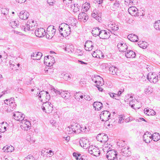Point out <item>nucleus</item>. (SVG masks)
<instances>
[{"mask_svg": "<svg viewBox=\"0 0 160 160\" xmlns=\"http://www.w3.org/2000/svg\"><path fill=\"white\" fill-rule=\"evenodd\" d=\"M82 128L77 123L72 124L66 128V133L68 134H78L83 132Z\"/></svg>", "mask_w": 160, "mask_h": 160, "instance_id": "obj_1", "label": "nucleus"}, {"mask_svg": "<svg viewBox=\"0 0 160 160\" xmlns=\"http://www.w3.org/2000/svg\"><path fill=\"white\" fill-rule=\"evenodd\" d=\"M4 102L5 104L8 105V108L7 109V111L8 112H10L13 111L15 108L16 105L14 101V98H11L10 99H7L4 100Z\"/></svg>", "mask_w": 160, "mask_h": 160, "instance_id": "obj_2", "label": "nucleus"}, {"mask_svg": "<svg viewBox=\"0 0 160 160\" xmlns=\"http://www.w3.org/2000/svg\"><path fill=\"white\" fill-rule=\"evenodd\" d=\"M38 96L39 100L44 102L43 101L47 102L50 98V95L48 92L45 91H42L38 93L37 92L36 94Z\"/></svg>", "mask_w": 160, "mask_h": 160, "instance_id": "obj_3", "label": "nucleus"}, {"mask_svg": "<svg viewBox=\"0 0 160 160\" xmlns=\"http://www.w3.org/2000/svg\"><path fill=\"white\" fill-rule=\"evenodd\" d=\"M52 91L54 92L56 94H60L61 97L65 99L69 98L70 97V93L68 91L61 90H58L55 89L54 87H52L51 89Z\"/></svg>", "mask_w": 160, "mask_h": 160, "instance_id": "obj_4", "label": "nucleus"}, {"mask_svg": "<svg viewBox=\"0 0 160 160\" xmlns=\"http://www.w3.org/2000/svg\"><path fill=\"white\" fill-rule=\"evenodd\" d=\"M54 28L53 26H50L48 28L46 35L47 38L51 39L54 37L56 31Z\"/></svg>", "mask_w": 160, "mask_h": 160, "instance_id": "obj_5", "label": "nucleus"}, {"mask_svg": "<svg viewBox=\"0 0 160 160\" xmlns=\"http://www.w3.org/2000/svg\"><path fill=\"white\" fill-rule=\"evenodd\" d=\"M118 153L114 150H109L108 151L106 157L108 160H114L117 157Z\"/></svg>", "mask_w": 160, "mask_h": 160, "instance_id": "obj_6", "label": "nucleus"}, {"mask_svg": "<svg viewBox=\"0 0 160 160\" xmlns=\"http://www.w3.org/2000/svg\"><path fill=\"white\" fill-rule=\"evenodd\" d=\"M88 151L91 154L96 157L98 156L100 153L99 149L93 145L89 147L88 149Z\"/></svg>", "mask_w": 160, "mask_h": 160, "instance_id": "obj_7", "label": "nucleus"}, {"mask_svg": "<svg viewBox=\"0 0 160 160\" xmlns=\"http://www.w3.org/2000/svg\"><path fill=\"white\" fill-rule=\"evenodd\" d=\"M100 119L102 121H107L110 118V113L109 111L105 110L102 112L100 115Z\"/></svg>", "mask_w": 160, "mask_h": 160, "instance_id": "obj_8", "label": "nucleus"}, {"mask_svg": "<svg viewBox=\"0 0 160 160\" xmlns=\"http://www.w3.org/2000/svg\"><path fill=\"white\" fill-rule=\"evenodd\" d=\"M21 127L22 129L24 130H28L30 128L31 123L29 121L23 119L20 122Z\"/></svg>", "mask_w": 160, "mask_h": 160, "instance_id": "obj_9", "label": "nucleus"}, {"mask_svg": "<svg viewBox=\"0 0 160 160\" xmlns=\"http://www.w3.org/2000/svg\"><path fill=\"white\" fill-rule=\"evenodd\" d=\"M96 139L99 141L101 142H106L108 139L107 135L104 133H99L96 137Z\"/></svg>", "mask_w": 160, "mask_h": 160, "instance_id": "obj_10", "label": "nucleus"}, {"mask_svg": "<svg viewBox=\"0 0 160 160\" xmlns=\"http://www.w3.org/2000/svg\"><path fill=\"white\" fill-rule=\"evenodd\" d=\"M13 116L15 120L22 121L24 119L25 115L19 112H17L13 113Z\"/></svg>", "mask_w": 160, "mask_h": 160, "instance_id": "obj_11", "label": "nucleus"}, {"mask_svg": "<svg viewBox=\"0 0 160 160\" xmlns=\"http://www.w3.org/2000/svg\"><path fill=\"white\" fill-rule=\"evenodd\" d=\"M143 139L146 143H150L152 140V135L148 132H146L143 135Z\"/></svg>", "mask_w": 160, "mask_h": 160, "instance_id": "obj_12", "label": "nucleus"}, {"mask_svg": "<svg viewBox=\"0 0 160 160\" xmlns=\"http://www.w3.org/2000/svg\"><path fill=\"white\" fill-rule=\"evenodd\" d=\"M110 33L105 30H101L99 37L102 39H107L110 37Z\"/></svg>", "mask_w": 160, "mask_h": 160, "instance_id": "obj_13", "label": "nucleus"}, {"mask_svg": "<svg viewBox=\"0 0 160 160\" xmlns=\"http://www.w3.org/2000/svg\"><path fill=\"white\" fill-rule=\"evenodd\" d=\"M36 36L38 37H42L46 34L45 30L43 28H40L35 30V32Z\"/></svg>", "mask_w": 160, "mask_h": 160, "instance_id": "obj_14", "label": "nucleus"}, {"mask_svg": "<svg viewBox=\"0 0 160 160\" xmlns=\"http://www.w3.org/2000/svg\"><path fill=\"white\" fill-rule=\"evenodd\" d=\"M79 143L80 146L84 149H87L90 146L89 142L85 138H82L81 139Z\"/></svg>", "mask_w": 160, "mask_h": 160, "instance_id": "obj_15", "label": "nucleus"}, {"mask_svg": "<svg viewBox=\"0 0 160 160\" xmlns=\"http://www.w3.org/2000/svg\"><path fill=\"white\" fill-rule=\"evenodd\" d=\"M138 9L135 7H131L128 9V12L129 14L134 16H138L139 15L138 12Z\"/></svg>", "mask_w": 160, "mask_h": 160, "instance_id": "obj_16", "label": "nucleus"}, {"mask_svg": "<svg viewBox=\"0 0 160 160\" xmlns=\"http://www.w3.org/2000/svg\"><path fill=\"white\" fill-rule=\"evenodd\" d=\"M84 46L86 51H91L93 47V42L91 41H87L86 42Z\"/></svg>", "mask_w": 160, "mask_h": 160, "instance_id": "obj_17", "label": "nucleus"}, {"mask_svg": "<svg viewBox=\"0 0 160 160\" xmlns=\"http://www.w3.org/2000/svg\"><path fill=\"white\" fill-rule=\"evenodd\" d=\"M118 50L121 52H125L128 49V46L126 43H118L117 45Z\"/></svg>", "mask_w": 160, "mask_h": 160, "instance_id": "obj_18", "label": "nucleus"}, {"mask_svg": "<svg viewBox=\"0 0 160 160\" xmlns=\"http://www.w3.org/2000/svg\"><path fill=\"white\" fill-rule=\"evenodd\" d=\"M44 105L46 108L45 112L49 113L52 111L53 110V105L52 104L47 101L44 102Z\"/></svg>", "mask_w": 160, "mask_h": 160, "instance_id": "obj_19", "label": "nucleus"}, {"mask_svg": "<svg viewBox=\"0 0 160 160\" xmlns=\"http://www.w3.org/2000/svg\"><path fill=\"white\" fill-rule=\"evenodd\" d=\"M129 147H123L121 150V153L122 155L123 156L128 157L130 156L131 152L129 150Z\"/></svg>", "mask_w": 160, "mask_h": 160, "instance_id": "obj_20", "label": "nucleus"}, {"mask_svg": "<svg viewBox=\"0 0 160 160\" xmlns=\"http://www.w3.org/2000/svg\"><path fill=\"white\" fill-rule=\"evenodd\" d=\"M29 15V14L27 11H22L19 13V16L20 19L25 20L28 18Z\"/></svg>", "mask_w": 160, "mask_h": 160, "instance_id": "obj_21", "label": "nucleus"}, {"mask_svg": "<svg viewBox=\"0 0 160 160\" xmlns=\"http://www.w3.org/2000/svg\"><path fill=\"white\" fill-rule=\"evenodd\" d=\"M30 24L31 23L29 21H28L26 24L23 23L20 26L21 29L25 31L30 30L31 25H30Z\"/></svg>", "mask_w": 160, "mask_h": 160, "instance_id": "obj_22", "label": "nucleus"}, {"mask_svg": "<svg viewBox=\"0 0 160 160\" xmlns=\"http://www.w3.org/2000/svg\"><path fill=\"white\" fill-rule=\"evenodd\" d=\"M42 55V53L40 52H35L31 55V57L34 60H39Z\"/></svg>", "mask_w": 160, "mask_h": 160, "instance_id": "obj_23", "label": "nucleus"}, {"mask_svg": "<svg viewBox=\"0 0 160 160\" xmlns=\"http://www.w3.org/2000/svg\"><path fill=\"white\" fill-rule=\"evenodd\" d=\"M93 106L96 110H99L102 107V104L100 102H95L93 103Z\"/></svg>", "mask_w": 160, "mask_h": 160, "instance_id": "obj_24", "label": "nucleus"}, {"mask_svg": "<svg viewBox=\"0 0 160 160\" xmlns=\"http://www.w3.org/2000/svg\"><path fill=\"white\" fill-rule=\"evenodd\" d=\"M109 71L110 73L112 75H118V68L113 66L110 67L109 68Z\"/></svg>", "mask_w": 160, "mask_h": 160, "instance_id": "obj_25", "label": "nucleus"}, {"mask_svg": "<svg viewBox=\"0 0 160 160\" xmlns=\"http://www.w3.org/2000/svg\"><path fill=\"white\" fill-rule=\"evenodd\" d=\"M126 57L128 58H134L135 57L136 54L135 52L132 50H127V52L125 53Z\"/></svg>", "mask_w": 160, "mask_h": 160, "instance_id": "obj_26", "label": "nucleus"}, {"mask_svg": "<svg viewBox=\"0 0 160 160\" xmlns=\"http://www.w3.org/2000/svg\"><path fill=\"white\" fill-rule=\"evenodd\" d=\"M128 38L132 42H137L138 40V36L134 34H130L128 36Z\"/></svg>", "mask_w": 160, "mask_h": 160, "instance_id": "obj_27", "label": "nucleus"}, {"mask_svg": "<svg viewBox=\"0 0 160 160\" xmlns=\"http://www.w3.org/2000/svg\"><path fill=\"white\" fill-rule=\"evenodd\" d=\"M100 30V29L98 27L93 28L92 30L91 33L93 36L94 37H96L98 36H99Z\"/></svg>", "mask_w": 160, "mask_h": 160, "instance_id": "obj_28", "label": "nucleus"}, {"mask_svg": "<svg viewBox=\"0 0 160 160\" xmlns=\"http://www.w3.org/2000/svg\"><path fill=\"white\" fill-rule=\"evenodd\" d=\"M144 112L145 114L148 116L154 115L156 113L153 110L148 108L144 109Z\"/></svg>", "mask_w": 160, "mask_h": 160, "instance_id": "obj_29", "label": "nucleus"}, {"mask_svg": "<svg viewBox=\"0 0 160 160\" xmlns=\"http://www.w3.org/2000/svg\"><path fill=\"white\" fill-rule=\"evenodd\" d=\"M9 24L12 28H15L19 25V22L18 20H12L10 21Z\"/></svg>", "mask_w": 160, "mask_h": 160, "instance_id": "obj_30", "label": "nucleus"}, {"mask_svg": "<svg viewBox=\"0 0 160 160\" xmlns=\"http://www.w3.org/2000/svg\"><path fill=\"white\" fill-rule=\"evenodd\" d=\"M93 12H94L92 14V17L98 20L99 22H100L101 19V15L100 14L99 15V14L96 12V11H95H95H93Z\"/></svg>", "mask_w": 160, "mask_h": 160, "instance_id": "obj_31", "label": "nucleus"}, {"mask_svg": "<svg viewBox=\"0 0 160 160\" xmlns=\"http://www.w3.org/2000/svg\"><path fill=\"white\" fill-rule=\"evenodd\" d=\"M108 27L110 28L112 30V31L113 32H114V31H117L118 29V27L116 25L115 23L109 24L108 25Z\"/></svg>", "mask_w": 160, "mask_h": 160, "instance_id": "obj_32", "label": "nucleus"}, {"mask_svg": "<svg viewBox=\"0 0 160 160\" xmlns=\"http://www.w3.org/2000/svg\"><path fill=\"white\" fill-rule=\"evenodd\" d=\"M79 19H83V20H87L88 19V16L85 12H82L79 14L78 16Z\"/></svg>", "mask_w": 160, "mask_h": 160, "instance_id": "obj_33", "label": "nucleus"}, {"mask_svg": "<svg viewBox=\"0 0 160 160\" xmlns=\"http://www.w3.org/2000/svg\"><path fill=\"white\" fill-rule=\"evenodd\" d=\"M66 28H68V25L65 23H62L59 26V30L60 32L61 31H66Z\"/></svg>", "mask_w": 160, "mask_h": 160, "instance_id": "obj_34", "label": "nucleus"}, {"mask_svg": "<svg viewBox=\"0 0 160 160\" xmlns=\"http://www.w3.org/2000/svg\"><path fill=\"white\" fill-rule=\"evenodd\" d=\"M152 138L154 141L157 142L160 139V134L158 133H155L152 135Z\"/></svg>", "mask_w": 160, "mask_h": 160, "instance_id": "obj_35", "label": "nucleus"}, {"mask_svg": "<svg viewBox=\"0 0 160 160\" xmlns=\"http://www.w3.org/2000/svg\"><path fill=\"white\" fill-rule=\"evenodd\" d=\"M83 98V96L82 93L80 92H78L75 95V98L77 100L79 101L80 100V98L82 99Z\"/></svg>", "mask_w": 160, "mask_h": 160, "instance_id": "obj_36", "label": "nucleus"}, {"mask_svg": "<svg viewBox=\"0 0 160 160\" xmlns=\"http://www.w3.org/2000/svg\"><path fill=\"white\" fill-rule=\"evenodd\" d=\"M156 76V75L155 74L149 73L147 75V78L150 82H152V79H154Z\"/></svg>", "mask_w": 160, "mask_h": 160, "instance_id": "obj_37", "label": "nucleus"}, {"mask_svg": "<svg viewBox=\"0 0 160 160\" xmlns=\"http://www.w3.org/2000/svg\"><path fill=\"white\" fill-rule=\"evenodd\" d=\"M120 6V3L119 1H116L115 2L112 7V10H114L118 8Z\"/></svg>", "mask_w": 160, "mask_h": 160, "instance_id": "obj_38", "label": "nucleus"}, {"mask_svg": "<svg viewBox=\"0 0 160 160\" xmlns=\"http://www.w3.org/2000/svg\"><path fill=\"white\" fill-rule=\"evenodd\" d=\"M152 92V89L151 87L149 86L147 87L145 89V93L148 95L150 94Z\"/></svg>", "mask_w": 160, "mask_h": 160, "instance_id": "obj_39", "label": "nucleus"}, {"mask_svg": "<svg viewBox=\"0 0 160 160\" xmlns=\"http://www.w3.org/2000/svg\"><path fill=\"white\" fill-rule=\"evenodd\" d=\"M138 46L141 48L143 49L146 48L147 47V43L146 42L144 43V42H141L140 41L138 43Z\"/></svg>", "mask_w": 160, "mask_h": 160, "instance_id": "obj_40", "label": "nucleus"}, {"mask_svg": "<svg viewBox=\"0 0 160 160\" xmlns=\"http://www.w3.org/2000/svg\"><path fill=\"white\" fill-rule=\"evenodd\" d=\"M2 13L6 17L7 19H8V18L7 17V15L9 13L8 10L6 8H2L1 10Z\"/></svg>", "mask_w": 160, "mask_h": 160, "instance_id": "obj_41", "label": "nucleus"}, {"mask_svg": "<svg viewBox=\"0 0 160 160\" xmlns=\"http://www.w3.org/2000/svg\"><path fill=\"white\" fill-rule=\"evenodd\" d=\"M97 77L99 79V80L97 83V86H102L104 84V81L103 78L100 76H97Z\"/></svg>", "mask_w": 160, "mask_h": 160, "instance_id": "obj_42", "label": "nucleus"}, {"mask_svg": "<svg viewBox=\"0 0 160 160\" xmlns=\"http://www.w3.org/2000/svg\"><path fill=\"white\" fill-rule=\"evenodd\" d=\"M4 123V122H2L0 124V132H4L7 128L6 127L3 125Z\"/></svg>", "mask_w": 160, "mask_h": 160, "instance_id": "obj_43", "label": "nucleus"}, {"mask_svg": "<svg viewBox=\"0 0 160 160\" xmlns=\"http://www.w3.org/2000/svg\"><path fill=\"white\" fill-rule=\"evenodd\" d=\"M154 27L156 30H160V20L154 23Z\"/></svg>", "mask_w": 160, "mask_h": 160, "instance_id": "obj_44", "label": "nucleus"}, {"mask_svg": "<svg viewBox=\"0 0 160 160\" xmlns=\"http://www.w3.org/2000/svg\"><path fill=\"white\" fill-rule=\"evenodd\" d=\"M136 102H137V103H138L135 99H132L131 101L130 100L129 105L131 106L132 108H134V106L135 105V103L136 105L137 104Z\"/></svg>", "mask_w": 160, "mask_h": 160, "instance_id": "obj_45", "label": "nucleus"}, {"mask_svg": "<svg viewBox=\"0 0 160 160\" xmlns=\"http://www.w3.org/2000/svg\"><path fill=\"white\" fill-rule=\"evenodd\" d=\"M111 146H112V145H110V144H109V145H108V144H106V143H105L104 144L103 146V150L104 151L106 150L107 149V151L108 152V151L109 150H110V147ZM104 152H105V151H104Z\"/></svg>", "mask_w": 160, "mask_h": 160, "instance_id": "obj_46", "label": "nucleus"}, {"mask_svg": "<svg viewBox=\"0 0 160 160\" xmlns=\"http://www.w3.org/2000/svg\"><path fill=\"white\" fill-rule=\"evenodd\" d=\"M50 59L51 61L50 62H48V64L49 66H52L55 62V61L54 58L53 57H51V56H50Z\"/></svg>", "mask_w": 160, "mask_h": 160, "instance_id": "obj_47", "label": "nucleus"}, {"mask_svg": "<svg viewBox=\"0 0 160 160\" xmlns=\"http://www.w3.org/2000/svg\"><path fill=\"white\" fill-rule=\"evenodd\" d=\"M109 94L111 97L112 98H113L115 99L118 100V96L117 95H116V94L110 92Z\"/></svg>", "mask_w": 160, "mask_h": 160, "instance_id": "obj_48", "label": "nucleus"}, {"mask_svg": "<svg viewBox=\"0 0 160 160\" xmlns=\"http://www.w3.org/2000/svg\"><path fill=\"white\" fill-rule=\"evenodd\" d=\"M66 29H67V30H68V31H64V33H66V34H64V35L65 36H68L70 34L71 32V28L68 25V28H66Z\"/></svg>", "mask_w": 160, "mask_h": 160, "instance_id": "obj_49", "label": "nucleus"}, {"mask_svg": "<svg viewBox=\"0 0 160 160\" xmlns=\"http://www.w3.org/2000/svg\"><path fill=\"white\" fill-rule=\"evenodd\" d=\"M34 157H33L32 155H29L26 157L24 160H34Z\"/></svg>", "mask_w": 160, "mask_h": 160, "instance_id": "obj_50", "label": "nucleus"}, {"mask_svg": "<svg viewBox=\"0 0 160 160\" xmlns=\"http://www.w3.org/2000/svg\"><path fill=\"white\" fill-rule=\"evenodd\" d=\"M97 76H100L98 75H95L94 77L92 78V81L95 83H97L98 82V81L97 80V79H98V77H97Z\"/></svg>", "mask_w": 160, "mask_h": 160, "instance_id": "obj_51", "label": "nucleus"}, {"mask_svg": "<svg viewBox=\"0 0 160 160\" xmlns=\"http://www.w3.org/2000/svg\"><path fill=\"white\" fill-rule=\"evenodd\" d=\"M8 148H7L8 150H7V151H8V152H12L14 150V148L12 146H8Z\"/></svg>", "mask_w": 160, "mask_h": 160, "instance_id": "obj_52", "label": "nucleus"}, {"mask_svg": "<svg viewBox=\"0 0 160 160\" xmlns=\"http://www.w3.org/2000/svg\"><path fill=\"white\" fill-rule=\"evenodd\" d=\"M125 119V118L123 117H119L118 123H122L123 122V121Z\"/></svg>", "mask_w": 160, "mask_h": 160, "instance_id": "obj_53", "label": "nucleus"}, {"mask_svg": "<svg viewBox=\"0 0 160 160\" xmlns=\"http://www.w3.org/2000/svg\"><path fill=\"white\" fill-rule=\"evenodd\" d=\"M84 97L85 99L88 101H90L92 99V98L88 95H84Z\"/></svg>", "mask_w": 160, "mask_h": 160, "instance_id": "obj_54", "label": "nucleus"}, {"mask_svg": "<svg viewBox=\"0 0 160 160\" xmlns=\"http://www.w3.org/2000/svg\"><path fill=\"white\" fill-rule=\"evenodd\" d=\"M158 76H157L154 79H152V82L154 83H156L158 80Z\"/></svg>", "mask_w": 160, "mask_h": 160, "instance_id": "obj_55", "label": "nucleus"}, {"mask_svg": "<svg viewBox=\"0 0 160 160\" xmlns=\"http://www.w3.org/2000/svg\"><path fill=\"white\" fill-rule=\"evenodd\" d=\"M71 74H68L67 73L65 75L64 78L65 79H68L69 78L70 79L72 77Z\"/></svg>", "mask_w": 160, "mask_h": 160, "instance_id": "obj_56", "label": "nucleus"}, {"mask_svg": "<svg viewBox=\"0 0 160 160\" xmlns=\"http://www.w3.org/2000/svg\"><path fill=\"white\" fill-rule=\"evenodd\" d=\"M80 154H77L76 152H74L73 153V157H75L76 159L77 160L78 159V157L80 156Z\"/></svg>", "mask_w": 160, "mask_h": 160, "instance_id": "obj_57", "label": "nucleus"}, {"mask_svg": "<svg viewBox=\"0 0 160 160\" xmlns=\"http://www.w3.org/2000/svg\"><path fill=\"white\" fill-rule=\"evenodd\" d=\"M79 5L78 4H76V6L74 9L73 12H76L79 10V8H78Z\"/></svg>", "mask_w": 160, "mask_h": 160, "instance_id": "obj_58", "label": "nucleus"}, {"mask_svg": "<svg viewBox=\"0 0 160 160\" xmlns=\"http://www.w3.org/2000/svg\"><path fill=\"white\" fill-rule=\"evenodd\" d=\"M50 123L53 126H56V122L53 120H51L50 121Z\"/></svg>", "mask_w": 160, "mask_h": 160, "instance_id": "obj_59", "label": "nucleus"}, {"mask_svg": "<svg viewBox=\"0 0 160 160\" xmlns=\"http://www.w3.org/2000/svg\"><path fill=\"white\" fill-rule=\"evenodd\" d=\"M17 91L21 93H22L24 92L23 90L21 88H18Z\"/></svg>", "mask_w": 160, "mask_h": 160, "instance_id": "obj_60", "label": "nucleus"}, {"mask_svg": "<svg viewBox=\"0 0 160 160\" xmlns=\"http://www.w3.org/2000/svg\"><path fill=\"white\" fill-rule=\"evenodd\" d=\"M43 103H44L42 107V110L44 112H45V111H46V107H45V105H44V102Z\"/></svg>", "mask_w": 160, "mask_h": 160, "instance_id": "obj_61", "label": "nucleus"}, {"mask_svg": "<svg viewBox=\"0 0 160 160\" xmlns=\"http://www.w3.org/2000/svg\"><path fill=\"white\" fill-rule=\"evenodd\" d=\"M142 120L144 121L145 122H146V121L145 120V119L143 118H139L138 119H136V121H138V122H139L141 121Z\"/></svg>", "mask_w": 160, "mask_h": 160, "instance_id": "obj_62", "label": "nucleus"}, {"mask_svg": "<svg viewBox=\"0 0 160 160\" xmlns=\"http://www.w3.org/2000/svg\"><path fill=\"white\" fill-rule=\"evenodd\" d=\"M78 62L82 64H87V63L81 60H78Z\"/></svg>", "mask_w": 160, "mask_h": 160, "instance_id": "obj_63", "label": "nucleus"}, {"mask_svg": "<svg viewBox=\"0 0 160 160\" xmlns=\"http://www.w3.org/2000/svg\"><path fill=\"white\" fill-rule=\"evenodd\" d=\"M7 148H8V146H5L3 148V150L4 152H8V151H7V150H8Z\"/></svg>", "mask_w": 160, "mask_h": 160, "instance_id": "obj_64", "label": "nucleus"}]
</instances>
